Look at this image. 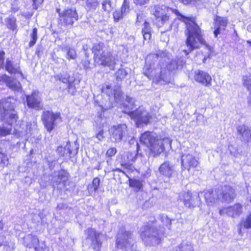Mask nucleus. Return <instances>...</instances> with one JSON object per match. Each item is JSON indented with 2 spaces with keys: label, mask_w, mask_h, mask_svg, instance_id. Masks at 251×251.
Wrapping results in <instances>:
<instances>
[{
  "label": "nucleus",
  "mask_w": 251,
  "mask_h": 251,
  "mask_svg": "<svg viewBox=\"0 0 251 251\" xmlns=\"http://www.w3.org/2000/svg\"><path fill=\"white\" fill-rule=\"evenodd\" d=\"M117 152L116 149L114 148H111V156L114 155Z\"/></svg>",
  "instance_id": "obj_61"
},
{
  "label": "nucleus",
  "mask_w": 251,
  "mask_h": 251,
  "mask_svg": "<svg viewBox=\"0 0 251 251\" xmlns=\"http://www.w3.org/2000/svg\"><path fill=\"white\" fill-rule=\"evenodd\" d=\"M9 100H0V121L4 122L2 126H0V136L10 134L12 125L17 121V115L14 110V104Z\"/></svg>",
  "instance_id": "obj_3"
},
{
  "label": "nucleus",
  "mask_w": 251,
  "mask_h": 251,
  "mask_svg": "<svg viewBox=\"0 0 251 251\" xmlns=\"http://www.w3.org/2000/svg\"><path fill=\"white\" fill-rule=\"evenodd\" d=\"M27 105L30 108L39 110L43 108V104L40 93L38 91H34L31 94L26 96Z\"/></svg>",
  "instance_id": "obj_13"
},
{
  "label": "nucleus",
  "mask_w": 251,
  "mask_h": 251,
  "mask_svg": "<svg viewBox=\"0 0 251 251\" xmlns=\"http://www.w3.org/2000/svg\"><path fill=\"white\" fill-rule=\"evenodd\" d=\"M0 82L6 84L7 86L14 91L19 92L21 90V85L16 79L11 78L6 75L0 76Z\"/></svg>",
  "instance_id": "obj_22"
},
{
  "label": "nucleus",
  "mask_w": 251,
  "mask_h": 251,
  "mask_svg": "<svg viewBox=\"0 0 251 251\" xmlns=\"http://www.w3.org/2000/svg\"><path fill=\"white\" fill-rule=\"evenodd\" d=\"M174 12L180 17V19L186 24L187 36L185 44L187 50H183L187 55L194 50L199 49L201 45H205L206 42L203 38L202 30L199 26L190 18L181 15L178 10H174Z\"/></svg>",
  "instance_id": "obj_1"
},
{
  "label": "nucleus",
  "mask_w": 251,
  "mask_h": 251,
  "mask_svg": "<svg viewBox=\"0 0 251 251\" xmlns=\"http://www.w3.org/2000/svg\"><path fill=\"white\" fill-rule=\"evenodd\" d=\"M114 92L115 102L121 105L124 113L127 114L129 116H131V114L134 113L133 109L136 106L134 98L126 96L125 101L124 102V97L120 87L117 86L114 90Z\"/></svg>",
  "instance_id": "obj_6"
},
{
  "label": "nucleus",
  "mask_w": 251,
  "mask_h": 251,
  "mask_svg": "<svg viewBox=\"0 0 251 251\" xmlns=\"http://www.w3.org/2000/svg\"><path fill=\"white\" fill-rule=\"evenodd\" d=\"M100 183V179L98 177L94 178L92 185H89L88 190L89 192H95L98 188Z\"/></svg>",
  "instance_id": "obj_39"
},
{
  "label": "nucleus",
  "mask_w": 251,
  "mask_h": 251,
  "mask_svg": "<svg viewBox=\"0 0 251 251\" xmlns=\"http://www.w3.org/2000/svg\"><path fill=\"white\" fill-rule=\"evenodd\" d=\"M195 80L205 86L209 87L211 85V77L207 73L201 71L197 70L195 72Z\"/></svg>",
  "instance_id": "obj_21"
},
{
  "label": "nucleus",
  "mask_w": 251,
  "mask_h": 251,
  "mask_svg": "<svg viewBox=\"0 0 251 251\" xmlns=\"http://www.w3.org/2000/svg\"><path fill=\"white\" fill-rule=\"evenodd\" d=\"M5 70L9 73H21L18 64H13L10 60H6L5 66Z\"/></svg>",
  "instance_id": "obj_32"
},
{
  "label": "nucleus",
  "mask_w": 251,
  "mask_h": 251,
  "mask_svg": "<svg viewBox=\"0 0 251 251\" xmlns=\"http://www.w3.org/2000/svg\"><path fill=\"white\" fill-rule=\"evenodd\" d=\"M65 206H66L65 204H64L63 203L58 204L56 207V209L59 210V209L64 208Z\"/></svg>",
  "instance_id": "obj_58"
},
{
  "label": "nucleus",
  "mask_w": 251,
  "mask_h": 251,
  "mask_svg": "<svg viewBox=\"0 0 251 251\" xmlns=\"http://www.w3.org/2000/svg\"><path fill=\"white\" fill-rule=\"evenodd\" d=\"M176 251H194L192 244L189 242H183Z\"/></svg>",
  "instance_id": "obj_33"
},
{
  "label": "nucleus",
  "mask_w": 251,
  "mask_h": 251,
  "mask_svg": "<svg viewBox=\"0 0 251 251\" xmlns=\"http://www.w3.org/2000/svg\"><path fill=\"white\" fill-rule=\"evenodd\" d=\"M14 145L11 141L1 140L0 141V166L4 167L8 164L7 156L9 150H12Z\"/></svg>",
  "instance_id": "obj_15"
},
{
  "label": "nucleus",
  "mask_w": 251,
  "mask_h": 251,
  "mask_svg": "<svg viewBox=\"0 0 251 251\" xmlns=\"http://www.w3.org/2000/svg\"><path fill=\"white\" fill-rule=\"evenodd\" d=\"M175 172L174 166L169 161L164 162L159 168L160 175L168 178H170Z\"/></svg>",
  "instance_id": "obj_26"
},
{
  "label": "nucleus",
  "mask_w": 251,
  "mask_h": 251,
  "mask_svg": "<svg viewBox=\"0 0 251 251\" xmlns=\"http://www.w3.org/2000/svg\"><path fill=\"white\" fill-rule=\"evenodd\" d=\"M76 54L75 50L73 49H71V48L69 49V50L67 51V56H66L67 59H68L69 60L71 59H75L76 57Z\"/></svg>",
  "instance_id": "obj_45"
},
{
  "label": "nucleus",
  "mask_w": 251,
  "mask_h": 251,
  "mask_svg": "<svg viewBox=\"0 0 251 251\" xmlns=\"http://www.w3.org/2000/svg\"><path fill=\"white\" fill-rule=\"evenodd\" d=\"M44 0H33L34 8L37 9L38 6L42 3Z\"/></svg>",
  "instance_id": "obj_50"
},
{
  "label": "nucleus",
  "mask_w": 251,
  "mask_h": 251,
  "mask_svg": "<svg viewBox=\"0 0 251 251\" xmlns=\"http://www.w3.org/2000/svg\"><path fill=\"white\" fill-rule=\"evenodd\" d=\"M199 164L198 161L192 154H184L181 156V165L183 169L188 171L191 168H196Z\"/></svg>",
  "instance_id": "obj_20"
},
{
  "label": "nucleus",
  "mask_w": 251,
  "mask_h": 251,
  "mask_svg": "<svg viewBox=\"0 0 251 251\" xmlns=\"http://www.w3.org/2000/svg\"><path fill=\"white\" fill-rule=\"evenodd\" d=\"M103 44L101 43L95 44L92 51L94 53V59L96 62L103 66H109L110 56L107 52L102 50Z\"/></svg>",
  "instance_id": "obj_11"
},
{
  "label": "nucleus",
  "mask_w": 251,
  "mask_h": 251,
  "mask_svg": "<svg viewBox=\"0 0 251 251\" xmlns=\"http://www.w3.org/2000/svg\"><path fill=\"white\" fill-rule=\"evenodd\" d=\"M185 63V60L178 57L171 60L167 65V70L169 72L173 71L182 66Z\"/></svg>",
  "instance_id": "obj_30"
},
{
  "label": "nucleus",
  "mask_w": 251,
  "mask_h": 251,
  "mask_svg": "<svg viewBox=\"0 0 251 251\" xmlns=\"http://www.w3.org/2000/svg\"><path fill=\"white\" fill-rule=\"evenodd\" d=\"M59 15V21L65 25L72 26L74 23L78 19V15L75 7L68 8L59 12L57 9Z\"/></svg>",
  "instance_id": "obj_9"
},
{
  "label": "nucleus",
  "mask_w": 251,
  "mask_h": 251,
  "mask_svg": "<svg viewBox=\"0 0 251 251\" xmlns=\"http://www.w3.org/2000/svg\"><path fill=\"white\" fill-rule=\"evenodd\" d=\"M70 76L67 73L58 74L55 76L56 80H59L64 83H69Z\"/></svg>",
  "instance_id": "obj_35"
},
{
  "label": "nucleus",
  "mask_w": 251,
  "mask_h": 251,
  "mask_svg": "<svg viewBox=\"0 0 251 251\" xmlns=\"http://www.w3.org/2000/svg\"><path fill=\"white\" fill-rule=\"evenodd\" d=\"M242 212V206L239 203L235 204L233 206L226 208L221 210L220 213L225 212L228 216L233 218L239 217Z\"/></svg>",
  "instance_id": "obj_25"
},
{
  "label": "nucleus",
  "mask_w": 251,
  "mask_h": 251,
  "mask_svg": "<svg viewBox=\"0 0 251 251\" xmlns=\"http://www.w3.org/2000/svg\"><path fill=\"white\" fill-rule=\"evenodd\" d=\"M142 34L145 40H149L151 36V32L144 33Z\"/></svg>",
  "instance_id": "obj_53"
},
{
  "label": "nucleus",
  "mask_w": 251,
  "mask_h": 251,
  "mask_svg": "<svg viewBox=\"0 0 251 251\" xmlns=\"http://www.w3.org/2000/svg\"><path fill=\"white\" fill-rule=\"evenodd\" d=\"M16 22V20L14 17H9L5 20L6 26L12 30H15L17 28Z\"/></svg>",
  "instance_id": "obj_34"
},
{
  "label": "nucleus",
  "mask_w": 251,
  "mask_h": 251,
  "mask_svg": "<svg viewBox=\"0 0 251 251\" xmlns=\"http://www.w3.org/2000/svg\"><path fill=\"white\" fill-rule=\"evenodd\" d=\"M68 88L69 92H71V90L72 89V92L71 93L73 95H74L75 92V87H73V85L71 83H69Z\"/></svg>",
  "instance_id": "obj_56"
},
{
  "label": "nucleus",
  "mask_w": 251,
  "mask_h": 251,
  "mask_svg": "<svg viewBox=\"0 0 251 251\" xmlns=\"http://www.w3.org/2000/svg\"><path fill=\"white\" fill-rule=\"evenodd\" d=\"M127 127L126 125L122 124L115 126L111 128V141L119 142L123 137L124 134L126 131Z\"/></svg>",
  "instance_id": "obj_19"
},
{
  "label": "nucleus",
  "mask_w": 251,
  "mask_h": 251,
  "mask_svg": "<svg viewBox=\"0 0 251 251\" xmlns=\"http://www.w3.org/2000/svg\"><path fill=\"white\" fill-rule=\"evenodd\" d=\"M174 12L180 17V19L186 24L187 36L185 44L187 50H183L187 55L194 50L199 49L201 45H205L206 42L203 38L202 30L199 26L190 18L181 15L178 10H174Z\"/></svg>",
  "instance_id": "obj_2"
},
{
  "label": "nucleus",
  "mask_w": 251,
  "mask_h": 251,
  "mask_svg": "<svg viewBox=\"0 0 251 251\" xmlns=\"http://www.w3.org/2000/svg\"><path fill=\"white\" fill-rule=\"evenodd\" d=\"M157 81H159V80H161V79L164 80L165 79V76H164V74L163 73L162 71H161L160 72V74L158 75V76H157Z\"/></svg>",
  "instance_id": "obj_57"
},
{
  "label": "nucleus",
  "mask_w": 251,
  "mask_h": 251,
  "mask_svg": "<svg viewBox=\"0 0 251 251\" xmlns=\"http://www.w3.org/2000/svg\"><path fill=\"white\" fill-rule=\"evenodd\" d=\"M106 5L110 6V0H105L102 3V9L105 11L106 10Z\"/></svg>",
  "instance_id": "obj_55"
},
{
  "label": "nucleus",
  "mask_w": 251,
  "mask_h": 251,
  "mask_svg": "<svg viewBox=\"0 0 251 251\" xmlns=\"http://www.w3.org/2000/svg\"><path fill=\"white\" fill-rule=\"evenodd\" d=\"M151 27L150 26V24L148 22L145 21L144 23V27L142 28V33H147V32H151Z\"/></svg>",
  "instance_id": "obj_48"
},
{
  "label": "nucleus",
  "mask_w": 251,
  "mask_h": 251,
  "mask_svg": "<svg viewBox=\"0 0 251 251\" xmlns=\"http://www.w3.org/2000/svg\"><path fill=\"white\" fill-rule=\"evenodd\" d=\"M167 56V53L165 52H159L157 54H151L148 55L146 58V61H149L150 60L154 59L155 61L159 59V58H163Z\"/></svg>",
  "instance_id": "obj_38"
},
{
  "label": "nucleus",
  "mask_w": 251,
  "mask_h": 251,
  "mask_svg": "<svg viewBox=\"0 0 251 251\" xmlns=\"http://www.w3.org/2000/svg\"><path fill=\"white\" fill-rule=\"evenodd\" d=\"M159 217L162 224L166 227L169 228L173 220H171L167 215L164 214L160 215Z\"/></svg>",
  "instance_id": "obj_40"
},
{
  "label": "nucleus",
  "mask_w": 251,
  "mask_h": 251,
  "mask_svg": "<svg viewBox=\"0 0 251 251\" xmlns=\"http://www.w3.org/2000/svg\"><path fill=\"white\" fill-rule=\"evenodd\" d=\"M42 120L47 130L50 132L58 123L61 121L59 113H54L50 111H45L42 115Z\"/></svg>",
  "instance_id": "obj_10"
},
{
  "label": "nucleus",
  "mask_w": 251,
  "mask_h": 251,
  "mask_svg": "<svg viewBox=\"0 0 251 251\" xmlns=\"http://www.w3.org/2000/svg\"><path fill=\"white\" fill-rule=\"evenodd\" d=\"M98 6L97 0H87L86 1V8L89 10H95Z\"/></svg>",
  "instance_id": "obj_37"
},
{
  "label": "nucleus",
  "mask_w": 251,
  "mask_h": 251,
  "mask_svg": "<svg viewBox=\"0 0 251 251\" xmlns=\"http://www.w3.org/2000/svg\"><path fill=\"white\" fill-rule=\"evenodd\" d=\"M149 0H134V2L137 4L143 5L146 3Z\"/></svg>",
  "instance_id": "obj_54"
},
{
  "label": "nucleus",
  "mask_w": 251,
  "mask_h": 251,
  "mask_svg": "<svg viewBox=\"0 0 251 251\" xmlns=\"http://www.w3.org/2000/svg\"><path fill=\"white\" fill-rule=\"evenodd\" d=\"M129 117L135 121L138 127L142 125H148L151 118L149 113L142 106L134 110V113H131Z\"/></svg>",
  "instance_id": "obj_12"
},
{
  "label": "nucleus",
  "mask_w": 251,
  "mask_h": 251,
  "mask_svg": "<svg viewBox=\"0 0 251 251\" xmlns=\"http://www.w3.org/2000/svg\"><path fill=\"white\" fill-rule=\"evenodd\" d=\"M140 237L146 247L156 246L160 244L163 238L164 231L148 223L140 229Z\"/></svg>",
  "instance_id": "obj_4"
},
{
  "label": "nucleus",
  "mask_w": 251,
  "mask_h": 251,
  "mask_svg": "<svg viewBox=\"0 0 251 251\" xmlns=\"http://www.w3.org/2000/svg\"><path fill=\"white\" fill-rule=\"evenodd\" d=\"M220 201L223 202L230 203L236 197L234 189L229 185L219 187Z\"/></svg>",
  "instance_id": "obj_14"
},
{
  "label": "nucleus",
  "mask_w": 251,
  "mask_h": 251,
  "mask_svg": "<svg viewBox=\"0 0 251 251\" xmlns=\"http://www.w3.org/2000/svg\"><path fill=\"white\" fill-rule=\"evenodd\" d=\"M227 24V20L226 18L218 17L215 20L214 30L213 33L215 37L220 33L222 30H225Z\"/></svg>",
  "instance_id": "obj_27"
},
{
  "label": "nucleus",
  "mask_w": 251,
  "mask_h": 251,
  "mask_svg": "<svg viewBox=\"0 0 251 251\" xmlns=\"http://www.w3.org/2000/svg\"><path fill=\"white\" fill-rule=\"evenodd\" d=\"M103 131H100L98 134L97 135V137L99 139L101 140L103 138Z\"/></svg>",
  "instance_id": "obj_60"
},
{
  "label": "nucleus",
  "mask_w": 251,
  "mask_h": 251,
  "mask_svg": "<svg viewBox=\"0 0 251 251\" xmlns=\"http://www.w3.org/2000/svg\"><path fill=\"white\" fill-rule=\"evenodd\" d=\"M127 75V72L123 69H119L116 73V77L118 80L124 79Z\"/></svg>",
  "instance_id": "obj_43"
},
{
  "label": "nucleus",
  "mask_w": 251,
  "mask_h": 251,
  "mask_svg": "<svg viewBox=\"0 0 251 251\" xmlns=\"http://www.w3.org/2000/svg\"><path fill=\"white\" fill-rule=\"evenodd\" d=\"M144 16L143 14L140 13H138L137 14V19H136V22L137 23H141L144 20Z\"/></svg>",
  "instance_id": "obj_51"
},
{
  "label": "nucleus",
  "mask_w": 251,
  "mask_h": 251,
  "mask_svg": "<svg viewBox=\"0 0 251 251\" xmlns=\"http://www.w3.org/2000/svg\"><path fill=\"white\" fill-rule=\"evenodd\" d=\"M171 141L168 138L158 139L156 138L154 143L149 147L151 151L154 153V155H158L162 152L164 150L165 144L171 145Z\"/></svg>",
  "instance_id": "obj_17"
},
{
  "label": "nucleus",
  "mask_w": 251,
  "mask_h": 251,
  "mask_svg": "<svg viewBox=\"0 0 251 251\" xmlns=\"http://www.w3.org/2000/svg\"><path fill=\"white\" fill-rule=\"evenodd\" d=\"M184 205L188 208H193L199 206L201 203L199 193L189 192L183 193L181 198Z\"/></svg>",
  "instance_id": "obj_16"
},
{
  "label": "nucleus",
  "mask_w": 251,
  "mask_h": 251,
  "mask_svg": "<svg viewBox=\"0 0 251 251\" xmlns=\"http://www.w3.org/2000/svg\"><path fill=\"white\" fill-rule=\"evenodd\" d=\"M242 80L243 86L251 93V79L248 76H243Z\"/></svg>",
  "instance_id": "obj_42"
},
{
  "label": "nucleus",
  "mask_w": 251,
  "mask_h": 251,
  "mask_svg": "<svg viewBox=\"0 0 251 251\" xmlns=\"http://www.w3.org/2000/svg\"><path fill=\"white\" fill-rule=\"evenodd\" d=\"M5 244H6V243L5 241V237H1V238H0V246Z\"/></svg>",
  "instance_id": "obj_59"
},
{
  "label": "nucleus",
  "mask_w": 251,
  "mask_h": 251,
  "mask_svg": "<svg viewBox=\"0 0 251 251\" xmlns=\"http://www.w3.org/2000/svg\"><path fill=\"white\" fill-rule=\"evenodd\" d=\"M30 41L29 43V47H33L36 42V41L38 39L37 36V29L36 28H34L32 29V31L30 34Z\"/></svg>",
  "instance_id": "obj_36"
},
{
  "label": "nucleus",
  "mask_w": 251,
  "mask_h": 251,
  "mask_svg": "<svg viewBox=\"0 0 251 251\" xmlns=\"http://www.w3.org/2000/svg\"><path fill=\"white\" fill-rule=\"evenodd\" d=\"M138 155V153H136L135 151L128 152L126 155L127 158L126 163H130L134 162Z\"/></svg>",
  "instance_id": "obj_41"
},
{
  "label": "nucleus",
  "mask_w": 251,
  "mask_h": 251,
  "mask_svg": "<svg viewBox=\"0 0 251 251\" xmlns=\"http://www.w3.org/2000/svg\"><path fill=\"white\" fill-rule=\"evenodd\" d=\"M157 138L155 134L149 131L145 132L140 137V142L148 148L154 143Z\"/></svg>",
  "instance_id": "obj_29"
},
{
  "label": "nucleus",
  "mask_w": 251,
  "mask_h": 251,
  "mask_svg": "<svg viewBox=\"0 0 251 251\" xmlns=\"http://www.w3.org/2000/svg\"><path fill=\"white\" fill-rule=\"evenodd\" d=\"M191 1V0H181L180 2L184 3V4H187L189 3Z\"/></svg>",
  "instance_id": "obj_62"
},
{
  "label": "nucleus",
  "mask_w": 251,
  "mask_h": 251,
  "mask_svg": "<svg viewBox=\"0 0 251 251\" xmlns=\"http://www.w3.org/2000/svg\"><path fill=\"white\" fill-rule=\"evenodd\" d=\"M204 198L206 202L209 205H212L220 201V195L219 193V188L212 190H207L204 192Z\"/></svg>",
  "instance_id": "obj_23"
},
{
  "label": "nucleus",
  "mask_w": 251,
  "mask_h": 251,
  "mask_svg": "<svg viewBox=\"0 0 251 251\" xmlns=\"http://www.w3.org/2000/svg\"><path fill=\"white\" fill-rule=\"evenodd\" d=\"M23 244L29 248H34L35 251H42L44 243L39 245V239L35 235L27 234L23 238Z\"/></svg>",
  "instance_id": "obj_18"
},
{
  "label": "nucleus",
  "mask_w": 251,
  "mask_h": 251,
  "mask_svg": "<svg viewBox=\"0 0 251 251\" xmlns=\"http://www.w3.org/2000/svg\"><path fill=\"white\" fill-rule=\"evenodd\" d=\"M69 174L65 171H61L58 172L57 176H52V180L56 185L62 184L63 186H65V184L67 182L69 178Z\"/></svg>",
  "instance_id": "obj_28"
},
{
  "label": "nucleus",
  "mask_w": 251,
  "mask_h": 251,
  "mask_svg": "<svg viewBox=\"0 0 251 251\" xmlns=\"http://www.w3.org/2000/svg\"><path fill=\"white\" fill-rule=\"evenodd\" d=\"M149 223H154L156 222L155 218L154 217H151V219L149 220Z\"/></svg>",
  "instance_id": "obj_63"
},
{
  "label": "nucleus",
  "mask_w": 251,
  "mask_h": 251,
  "mask_svg": "<svg viewBox=\"0 0 251 251\" xmlns=\"http://www.w3.org/2000/svg\"><path fill=\"white\" fill-rule=\"evenodd\" d=\"M4 55L3 51H0V68L3 66L4 61Z\"/></svg>",
  "instance_id": "obj_52"
},
{
  "label": "nucleus",
  "mask_w": 251,
  "mask_h": 251,
  "mask_svg": "<svg viewBox=\"0 0 251 251\" xmlns=\"http://www.w3.org/2000/svg\"><path fill=\"white\" fill-rule=\"evenodd\" d=\"M236 129L242 141L247 142L251 139V130L248 126L245 125H239L236 127Z\"/></svg>",
  "instance_id": "obj_24"
},
{
  "label": "nucleus",
  "mask_w": 251,
  "mask_h": 251,
  "mask_svg": "<svg viewBox=\"0 0 251 251\" xmlns=\"http://www.w3.org/2000/svg\"><path fill=\"white\" fill-rule=\"evenodd\" d=\"M132 234L126 231L124 228H121L117 233L116 244L118 248L125 249L126 251L132 250L133 246Z\"/></svg>",
  "instance_id": "obj_7"
},
{
  "label": "nucleus",
  "mask_w": 251,
  "mask_h": 251,
  "mask_svg": "<svg viewBox=\"0 0 251 251\" xmlns=\"http://www.w3.org/2000/svg\"><path fill=\"white\" fill-rule=\"evenodd\" d=\"M130 185L132 187H135L140 189L142 187V183L137 180H132L130 181Z\"/></svg>",
  "instance_id": "obj_47"
},
{
  "label": "nucleus",
  "mask_w": 251,
  "mask_h": 251,
  "mask_svg": "<svg viewBox=\"0 0 251 251\" xmlns=\"http://www.w3.org/2000/svg\"><path fill=\"white\" fill-rule=\"evenodd\" d=\"M125 13L121 10H117L113 14V19L115 22H118L122 19Z\"/></svg>",
  "instance_id": "obj_44"
},
{
  "label": "nucleus",
  "mask_w": 251,
  "mask_h": 251,
  "mask_svg": "<svg viewBox=\"0 0 251 251\" xmlns=\"http://www.w3.org/2000/svg\"><path fill=\"white\" fill-rule=\"evenodd\" d=\"M121 10L123 12H124L125 14L127 13V12L129 10V0H124Z\"/></svg>",
  "instance_id": "obj_46"
},
{
  "label": "nucleus",
  "mask_w": 251,
  "mask_h": 251,
  "mask_svg": "<svg viewBox=\"0 0 251 251\" xmlns=\"http://www.w3.org/2000/svg\"><path fill=\"white\" fill-rule=\"evenodd\" d=\"M126 169L128 170L131 172H133L135 170V167L132 165V163H126Z\"/></svg>",
  "instance_id": "obj_49"
},
{
  "label": "nucleus",
  "mask_w": 251,
  "mask_h": 251,
  "mask_svg": "<svg viewBox=\"0 0 251 251\" xmlns=\"http://www.w3.org/2000/svg\"><path fill=\"white\" fill-rule=\"evenodd\" d=\"M71 147L70 142L68 141L65 146H60L58 147L56 151L61 156L64 157H70V155L72 152V150Z\"/></svg>",
  "instance_id": "obj_31"
},
{
  "label": "nucleus",
  "mask_w": 251,
  "mask_h": 251,
  "mask_svg": "<svg viewBox=\"0 0 251 251\" xmlns=\"http://www.w3.org/2000/svg\"><path fill=\"white\" fill-rule=\"evenodd\" d=\"M171 8L165 6H155L153 14L156 17V23L158 27H164L166 31L172 29V22L170 19L167 12L171 10Z\"/></svg>",
  "instance_id": "obj_5"
},
{
  "label": "nucleus",
  "mask_w": 251,
  "mask_h": 251,
  "mask_svg": "<svg viewBox=\"0 0 251 251\" xmlns=\"http://www.w3.org/2000/svg\"><path fill=\"white\" fill-rule=\"evenodd\" d=\"M247 30L251 32V24H250L247 27Z\"/></svg>",
  "instance_id": "obj_64"
},
{
  "label": "nucleus",
  "mask_w": 251,
  "mask_h": 251,
  "mask_svg": "<svg viewBox=\"0 0 251 251\" xmlns=\"http://www.w3.org/2000/svg\"><path fill=\"white\" fill-rule=\"evenodd\" d=\"M86 240L90 244V247L94 251H100L103 235L92 228H89L85 231Z\"/></svg>",
  "instance_id": "obj_8"
}]
</instances>
